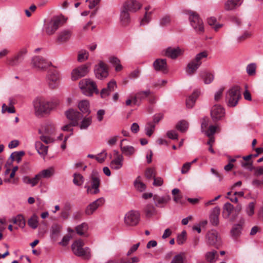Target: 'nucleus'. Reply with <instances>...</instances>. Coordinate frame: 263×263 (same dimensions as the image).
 <instances>
[{"label": "nucleus", "instance_id": "obj_1", "mask_svg": "<svg viewBox=\"0 0 263 263\" xmlns=\"http://www.w3.org/2000/svg\"><path fill=\"white\" fill-rule=\"evenodd\" d=\"M58 104L57 101H48L43 98H36L33 102L34 114L36 116L47 114Z\"/></svg>", "mask_w": 263, "mask_h": 263}, {"label": "nucleus", "instance_id": "obj_2", "mask_svg": "<svg viewBox=\"0 0 263 263\" xmlns=\"http://www.w3.org/2000/svg\"><path fill=\"white\" fill-rule=\"evenodd\" d=\"M241 97L240 87L238 86L232 87L226 94V101L228 106L232 107L236 106Z\"/></svg>", "mask_w": 263, "mask_h": 263}, {"label": "nucleus", "instance_id": "obj_3", "mask_svg": "<svg viewBox=\"0 0 263 263\" xmlns=\"http://www.w3.org/2000/svg\"><path fill=\"white\" fill-rule=\"evenodd\" d=\"M90 185H85L87 194L96 195L100 192V178L99 173L96 171H93L90 176Z\"/></svg>", "mask_w": 263, "mask_h": 263}, {"label": "nucleus", "instance_id": "obj_4", "mask_svg": "<svg viewBox=\"0 0 263 263\" xmlns=\"http://www.w3.org/2000/svg\"><path fill=\"white\" fill-rule=\"evenodd\" d=\"M79 87L83 93L87 96H91L93 92L98 93L96 83L89 79H85L80 81Z\"/></svg>", "mask_w": 263, "mask_h": 263}, {"label": "nucleus", "instance_id": "obj_5", "mask_svg": "<svg viewBox=\"0 0 263 263\" xmlns=\"http://www.w3.org/2000/svg\"><path fill=\"white\" fill-rule=\"evenodd\" d=\"M189 14L191 25L197 33L199 34L203 33L204 32L203 23L199 15L195 12H190Z\"/></svg>", "mask_w": 263, "mask_h": 263}, {"label": "nucleus", "instance_id": "obj_6", "mask_svg": "<svg viewBox=\"0 0 263 263\" xmlns=\"http://www.w3.org/2000/svg\"><path fill=\"white\" fill-rule=\"evenodd\" d=\"M83 246L84 243L82 240L76 241L71 246L72 252L77 256L88 258L89 249L88 248H84Z\"/></svg>", "mask_w": 263, "mask_h": 263}, {"label": "nucleus", "instance_id": "obj_7", "mask_svg": "<svg viewBox=\"0 0 263 263\" xmlns=\"http://www.w3.org/2000/svg\"><path fill=\"white\" fill-rule=\"evenodd\" d=\"M47 82L50 88L54 89L57 88L60 82L59 72L55 69H50L46 76Z\"/></svg>", "mask_w": 263, "mask_h": 263}, {"label": "nucleus", "instance_id": "obj_8", "mask_svg": "<svg viewBox=\"0 0 263 263\" xmlns=\"http://www.w3.org/2000/svg\"><path fill=\"white\" fill-rule=\"evenodd\" d=\"M31 64L33 67L37 70H44L51 65V62L43 57L35 56L32 59Z\"/></svg>", "mask_w": 263, "mask_h": 263}, {"label": "nucleus", "instance_id": "obj_9", "mask_svg": "<svg viewBox=\"0 0 263 263\" xmlns=\"http://www.w3.org/2000/svg\"><path fill=\"white\" fill-rule=\"evenodd\" d=\"M27 53L26 48L21 49L16 54L8 60L7 64L11 66H17L24 60Z\"/></svg>", "mask_w": 263, "mask_h": 263}, {"label": "nucleus", "instance_id": "obj_10", "mask_svg": "<svg viewBox=\"0 0 263 263\" xmlns=\"http://www.w3.org/2000/svg\"><path fill=\"white\" fill-rule=\"evenodd\" d=\"M140 219L139 213L135 211H130L127 213L124 217V222L128 226H136Z\"/></svg>", "mask_w": 263, "mask_h": 263}, {"label": "nucleus", "instance_id": "obj_11", "mask_svg": "<svg viewBox=\"0 0 263 263\" xmlns=\"http://www.w3.org/2000/svg\"><path fill=\"white\" fill-rule=\"evenodd\" d=\"M89 66L87 64L81 65L74 69L71 72V79L76 81L85 76L89 72Z\"/></svg>", "mask_w": 263, "mask_h": 263}, {"label": "nucleus", "instance_id": "obj_12", "mask_svg": "<svg viewBox=\"0 0 263 263\" xmlns=\"http://www.w3.org/2000/svg\"><path fill=\"white\" fill-rule=\"evenodd\" d=\"M96 77L100 80L106 78L108 74L107 65L103 62H100L94 70Z\"/></svg>", "mask_w": 263, "mask_h": 263}, {"label": "nucleus", "instance_id": "obj_13", "mask_svg": "<svg viewBox=\"0 0 263 263\" xmlns=\"http://www.w3.org/2000/svg\"><path fill=\"white\" fill-rule=\"evenodd\" d=\"M224 114V109L220 105L216 104L212 107L211 116L213 121H216L221 119Z\"/></svg>", "mask_w": 263, "mask_h": 263}, {"label": "nucleus", "instance_id": "obj_14", "mask_svg": "<svg viewBox=\"0 0 263 263\" xmlns=\"http://www.w3.org/2000/svg\"><path fill=\"white\" fill-rule=\"evenodd\" d=\"M65 115L67 119L71 121L73 126H77L79 124V121L82 117L81 113L73 109H69L65 112Z\"/></svg>", "mask_w": 263, "mask_h": 263}, {"label": "nucleus", "instance_id": "obj_15", "mask_svg": "<svg viewBox=\"0 0 263 263\" xmlns=\"http://www.w3.org/2000/svg\"><path fill=\"white\" fill-rule=\"evenodd\" d=\"M61 20L58 18L51 20L45 25V30L46 32L49 35L52 34L58 29Z\"/></svg>", "mask_w": 263, "mask_h": 263}, {"label": "nucleus", "instance_id": "obj_16", "mask_svg": "<svg viewBox=\"0 0 263 263\" xmlns=\"http://www.w3.org/2000/svg\"><path fill=\"white\" fill-rule=\"evenodd\" d=\"M105 199L103 197L98 198L95 201L89 204L85 209V214L88 215H92L93 212L105 202Z\"/></svg>", "mask_w": 263, "mask_h": 263}, {"label": "nucleus", "instance_id": "obj_17", "mask_svg": "<svg viewBox=\"0 0 263 263\" xmlns=\"http://www.w3.org/2000/svg\"><path fill=\"white\" fill-rule=\"evenodd\" d=\"M142 7V5L136 0H127L123 6V8L129 12H136Z\"/></svg>", "mask_w": 263, "mask_h": 263}, {"label": "nucleus", "instance_id": "obj_18", "mask_svg": "<svg viewBox=\"0 0 263 263\" xmlns=\"http://www.w3.org/2000/svg\"><path fill=\"white\" fill-rule=\"evenodd\" d=\"M184 50L179 47H169L165 50V55L172 59H176L179 56L182 55Z\"/></svg>", "mask_w": 263, "mask_h": 263}, {"label": "nucleus", "instance_id": "obj_19", "mask_svg": "<svg viewBox=\"0 0 263 263\" xmlns=\"http://www.w3.org/2000/svg\"><path fill=\"white\" fill-rule=\"evenodd\" d=\"M206 238L208 242L210 245L215 246L218 248L221 245V240L218 237V234L215 231H211L206 234Z\"/></svg>", "mask_w": 263, "mask_h": 263}, {"label": "nucleus", "instance_id": "obj_20", "mask_svg": "<svg viewBox=\"0 0 263 263\" xmlns=\"http://www.w3.org/2000/svg\"><path fill=\"white\" fill-rule=\"evenodd\" d=\"M151 93V91L149 89L137 92L134 96L132 97L133 103L135 105H139L141 102L147 98Z\"/></svg>", "mask_w": 263, "mask_h": 263}, {"label": "nucleus", "instance_id": "obj_21", "mask_svg": "<svg viewBox=\"0 0 263 263\" xmlns=\"http://www.w3.org/2000/svg\"><path fill=\"white\" fill-rule=\"evenodd\" d=\"M117 87L116 82L115 80H111L108 84L106 88L102 89L101 96L102 98H105L108 96L110 92L114 91Z\"/></svg>", "mask_w": 263, "mask_h": 263}, {"label": "nucleus", "instance_id": "obj_22", "mask_svg": "<svg viewBox=\"0 0 263 263\" xmlns=\"http://www.w3.org/2000/svg\"><path fill=\"white\" fill-rule=\"evenodd\" d=\"M243 0H227L224 3V9L227 11H233L240 7Z\"/></svg>", "mask_w": 263, "mask_h": 263}, {"label": "nucleus", "instance_id": "obj_23", "mask_svg": "<svg viewBox=\"0 0 263 263\" xmlns=\"http://www.w3.org/2000/svg\"><path fill=\"white\" fill-rule=\"evenodd\" d=\"M220 209L219 206H216L212 210L210 216V221L213 226H217L219 223V215Z\"/></svg>", "mask_w": 263, "mask_h": 263}, {"label": "nucleus", "instance_id": "obj_24", "mask_svg": "<svg viewBox=\"0 0 263 263\" xmlns=\"http://www.w3.org/2000/svg\"><path fill=\"white\" fill-rule=\"evenodd\" d=\"M153 66L156 71H164L167 67L166 60L158 59L154 62Z\"/></svg>", "mask_w": 263, "mask_h": 263}, {"label": "nucleus", "instance_id": "obj_25", "mask_svg": "<svg viewBox=\"0 0 263 263\" xmlns=\"http://www.w3.org/2000/svg\"><path fill=\"white\" fill-rule=\"evenodd\" d=\"M123 157L122 155H118L110 163V167L111 169L117 170L121 168L123 166Z\"/></svg>", "mask_w": 263, "mask_h": 263}, {"label": "nucleus", "instance_id": "obj_26", "mask_svg": "<svg viewBox=\"0 0 263 263\" xmlns=\"http://www.w3.org/2000/svg\"><path fill=\"white\" fill-rule=\"evenodd\" d=\"M170 199V197L168 195L159 196L157 195H155L153 196L155 205L158 207H162L164 204L167 203Z\"/></svg>", "mask_w": 263, "mask_h": 263}, {"label": "nucleus", "instance_id": "obj_27", "mask_svg": "<svg viewBox=\"0 0 263 263\" xmlns=\"http://www.w3.org/2000/svg\"><path fill=\"white\" fill-rule=\"evenodd\" d=\"M201 65L194 60H191L187 64L186 72L189 75L193 74Z\"/></svg>", "mask_w": 263, "mask_h": 263}, {"label": "nucleus", "instance_id": "obj_28", "mask_svg": "<svg viewBox=\"0 0 263 263\" xmlns=\"http://www.w3.org/2000/svg\"><path fill=\"white\" fill-rule=\"evenodd\" d=\"M204 257L206 261L209 263H215L219 257V255L216 250L207 252Z\"/></svg>", "mask_w": 263, "mask_h": 263}, {"label": "nucleus", "instance_id": "obj_29", "mask_svg": "<svg viewBox=\"0 0 263 263\" xmlns=\"http://www.w3.org/2000/svg\"><path fill=\"white\" fill-rule=\"evenodd\" d=\"M126 139H124L121 141L120 148L122 153L126 156L133 155L135 152V149L132 146H123V142L126 141Z\"/></svg>", "mask_w": 263, "mask_h": 263}, {"label": "nucleus", "instance_id": "obj_30", "mask_svg": "<svg viewBox=\"0 0 263 263\" xmlns=\"http://www.w3.org/2000/svg\"><path fill=\"white\" fill-rule=\"evenodd\" d=\"M35 148L40 155L45 157L48 153L47 146L44 145L41 142L37 141L35 142Z\"/></svg>", "mask_w": 263, "mask_h": 263}, {"label": "nucleus", "instance_id": "obj_31", "mask_svg": "<svg viewBox=\"0 0 263 263\" xmlns=\"http://www.w3.org/2000/svg\"><path fill=\"white\" fill-rule=\"evenodd\" d=\"M130 16L129 12L122 8L120 13V22L123 26H127L130 22Z\"/></svg>", "mask_w": 263, "mask_h": 263}, {"label": "nucleus", "instance_id": "obj_32", "mask_svg": "<svg viewBox=\"0 0 263 263\" xmlns=\"http://www.w3.org/2000/svg\"><path fill=\"white\" fill-rule=\"evenodd\" d=\"M200 92L198 90L194 91L191 96L186 101L187 107L191 108L194 105L196 99L198 97Z\"/></svg>", "mask_w": 263, "mask_h": 263}, {"label": "nucleus", "instance_id": "obj_33", "mask_svg": "<svg viewBox=\"0 0 263 263\" xmlns=\"http://www.w3.org/2000/svg\"><path fill=\"white\" fill-rule=\"evenodd\" d=\"M39 177V175H37V174L32 178H30L28 176H25L22 178V180L24 183L30 184L31 186H34L40 181Z\"/></svg>", "mask_w": 263, "mask_h": 263}, {"label": "nucleus", "instance_id": "obj_34", "mask_svg": "<svg viewBox=\"0 0 263 263\" xmlns=\"http://www.w3.org/2000/svg\"><path fill=\"white\" fill-rule=\"evenodd\" d=\"M234 209V207L231 203L229 202L226 203L223 207V216L226 218H229Z\"/></svg>", "mask_w": 263, "mask_h": 263}, {"label": "nucleus", "instance_id": "obj_35", "mask_svg": "<svg viewBox=\"0 0 263 263\" xmlns=\"http://www.w3.org/2000/svg\"><path fill=\"white\" fill-rule=\"evenodd\" d=\"M78 107L81 111L83 114H89L90 113L89 103L87 100H82L80 101L79 103Z\"/></svg>", "mask_w": 263, "mask_h": 263}, {"label": "nucleus", "instance_id": "obj_36", "mask_svg": "<svg viewBox=\"0 0 263 263\" xmlns=\"http://www.w3.org/2000/svg\"><path fill=\"white\" fill-rule=\"evenodd\" d=\"M54 174V169L52 167L44 170L40 172L37 175H39L40 180L42 178H48L52 176Z\"/></svg>", "mask_w": 263, "mask_h": 263}, {"label": "nucleus", "instance_id": "obj_37", "mask_svg": "<svg viewBox=\"0 0 263 263\" xmlns=\"http://www.w3.org/2000/svg\"><path fill=\"white\" fill-rule=\"evenodd\" d=\"M200 76L206 84L211 83L214 80V76L211 73L206 71H201Z\"/></svg>", "mask_w": 263, "mask_h": 263}, {"label": "nucleus", "instance_id": "obj_38", "mask_svg": "<svg viewBox=\"0 0 263 263\" xmlns=\"http://www.w3.org/2000/svg\"><path fill=\"white\" fill-rule=\"evenodd\" d=\"M71 31L68 30H64L60 32L58 36V40L61 42H65L70 37Z\"/></svg>", "mask_w": 263, "mask_h": 263}, {"label": "nucleus", "instance_id": "obj_39", "mask_svg": "<svg viewBox=\"0 0 263 263\" xmlns=\"http://www.w3.org/2000/svg\"><path fill=\"white\" fill-rule=\"evenodd\" d=\"M92 123L91 117H85L81 121L79 126L81 129H87Z\"/></svg>", "mask_w": 263, "mask_h": 263}, {"label": "nucleus", "instance_id": "obj_40", "mask_svg": "<svg viewBox=\"0 0 263 263\" xmlns=\"http://www.w3.org/2000/svg\"><path fill=\"white\" fill-rule=\"evenodd\" d=\"M144 212L147 217H150L156 214V210L153 204H149L145 207Z\"/></svg>", "mask_w": 263, "mask_h": 263}, {"label": "nucleus", "instance_id": "obj_41", "mask_svg": "<svg viewBox=\"0 0 263 263\" xmlns=\"http://www.w3.org/2000/svg\"><path fill=\"white\" fill-rule=\"evenodd\" d=\"M61 230V227L60 225L55 224L51 227V236L52 238L56 239L59 235Z\"/></svg>", "mask_w": 263, "mask_h": 263}, {"label": "nucleus", "instance_id": "obj_42", "mask_svg": "<svg viewBox=\"0 0 263 263\" xmlns=\"http://www.w3.org/2000/svg\"><path fill=\"white\" fill-rule=\"evenodd\" d=\"M189 127V123L185 120H181L176 125V128L182 133L185 132Z\"/></svg>", "mask_w": 263, "mask_h": 263}, {"label": "nucleus", "instance_id": "obj_43", "mask_svg": "<svg viewBox=\"0 0 263 263\" xmlns=\"http://www.w3.org/2000/svg\"><path fill=\"white\" fill-rule=\"evenodd\" d=\"M29 226L33 229H35L39 224L38 217L36 215H33L28 220Z\"/></svg>", "mask_w": 263, "mask_h": 263}, {"label": "nucleus", "instance_id": "obj_44", "mask_svg": "<svg viewBox=\"0 0 263 263\" xmlns=\"http://www.w3.org/2000/svg\"><path fill=\"white\" fill-rule=\"evenodd\" d=\"M24 155L25 152L24 151L15 152L11 154L10 158L12 161L16 160L17 163H19Z\"/></svg>", "mask_w": 263, "mask_h": 263}, {"label": "nucleus", "instance_id": "obj_45", "mask_svg": "<svg viewBox=\"0 0 263 263\" xmlns=\"http://www.w3.org/2000/svg\"><path fill=\"white\" fill-rule=\"evenodd\" d=\"M84 182V178L82 175L79 173H75L73 174V182L74 184L80 186Z\"/></svg>", "mask_w": 263, "mask_h": 263}, {"label": "nucleus", "instance_id": "obj_46", "mask_svg": "<svg viewBox=\"0 0 263 263\" xmlns=\"http://www.w3.org/2000/svg\"><path fill=\"white\" fill-rule=\"evenodd\" d=\"M13 222L14 223L17 224L20 227L23 228L25 225V220L22 215H18L16 217L13 218Z\"/></svg>", "mask_w": 263, "mask_h": 263}, {"label": "nucleus", "instance_id": "obj_47", "mask_svg": "<svg viewBox=\"0 0 263 263\" xmlns=\"http://www.w3.org/2000/svg\"><path fill=\"white\" fill-rule=\"evenodd\" d=\"M88 229L87 224L84 222L76 228L77 233L80 235H83Z\"/></svg>", "mask_w": 263, "mask_h": 263}, {"label": "nucleus", "instance_id": "obj_48", "mask_svg": "<svg viewBox=\"0 0 263 263\" xmlns=\"http://www.w3.org/2000/svg\"><path fill=\"white\" fill-rule=\"evenodd\" d=\"M155 128V125L152 122H148L145 126V130L146 134L148 137H151L153 134Z\"/></svg>", "mask_w": 263, "mask_h": 263}, {"label": "nucleus", "instance_id": "obj_49", "mask_svg": "<svg viewBox=\"0 0 263 263\" xmlns=\"http://www.w3.org/2000/svg\"><path fill=\"white\" fill-rule=\"evenodd\" d=\"M216 19L214 17H211L208 20V23L210 26H213V28L215 31H217L221 26L222 25L216 23Z\"/></svg>", "mask_w": 263, "mask_h": 263}, {"label": "nucleus", "instance_id": "obj_50", "mask_svg": "<svg viewBox=\"0 0 263 263\" xmlns=\"http://www.w3.org/2000/svg\"><path fill=\"white\" fill-rule=\"evenodd\" d=\"M186 240V232L183 231L181 234H179L177 237V242L178 245L183 244Z\"/></svg>", "mask_w": 263, "mask_h": 263}, {"label": "nucleus", "instance_id": "obj_51", "mask_svg": "<svg viewBox=\"0 0 263 263\" xmlns=\"http://www.w3.org/2000/svg\"><path fill=\"white\" fill-rule=\"evenodd\" d=\"M88 55L89 53L88 51L85 50H82L79 52L78 60L79 62H83L88 59Z\"/></svg>", "mask_w": 263, "mask_h": 263}, {"label": "nucleus", "instance_id": "obj_52", "mask_svg": "<svg viewBox=\"0 0 263 263\" xmlns=\"http://www.w3.org/2000/svg\"><path fill=\"white\" fill-rule=\"evenodd\" d=\"M256 66L255 64L251 63L247 66V72L249 76H253L256 72Z\"/></svg>", "mask_w": 263, "mask_h": 263}, {"label": "nucleus", "instance_id": "obj_53", "mask_svg": "<svg viewBox=\"0 0 263 263\" xmlns=\"http://www.w3.org/2000/svg\"><path fill=\"white\" fill-rule=\"evenodd\" d=\"M208 56V53L206 51H203L197 54L195 59H193L197 62L199 63L200 65L202 63V59L203 58H206Z\"/></svg>", "mask_w": 263, "mask_h": 263}, {"label": "nucleus", "instance_id": "obj_54", "mask_svg": "<svg viewBox=\"0 0 263 263\" xmlns=\"http://www.w3.org/2000/svg\"><path fill=\"white\" fill-rule=\"evenodd\" d=\"M155 175L156 173L154 168H148L146 170L145 176L147 179H151L152 178H154L155 177Z\"/></svg>", "mask_w": 263, "mask_h": 263}, {"label": "nucleus", "instance_id": "obj_55", "mask_svg": "<svg viewBox=\"0 0 263 263\" xmlns=\"http://www.w3.org/2000/svg\"><path fill=\"white\" fill-rule=\"evenodd\" d=\"M171 23V18L168 15H165L160 20V25L162 27L167 26Z\"/></svg>", "mask_w": 263, "mask_h": 263}, {"label": "nucleus", "instance_id": "obj_56", "mask_svg": "<svg viewBox=\"0 0 263 263\" xmlns=\"http://www.w3.org/2000/svg\"><path fill=\"white\" fill-rule=\"evenodd\" d=\"M139 178V177H138L137 179L135 180V186L138 190H139L140 192H142L145 190L146 186L143 183L138 181V179Z\"/></svg>", "mask_w": 263, "mask_h": 263}, {"label": "nucleus", "instance_id": "obj_57", "mask_svg": "<svg viewBox=\"0 0 263 263\" xmlns=\"http://www.w3.org/2000/svg\"><path fill=\"white\" fill-rule=\"evenodd\" d=\"M107 156V153L105 152V151H103L102 152L100 153L99 154H98L96 157V160L99 162V163H103L105 159H106Z\"/></svg>", "mask_w": 263, "mask_h": 263}, {"label": "nucleus", "instance_id": "obj_58", "mask_svg": "<svg viewBox=\"0 0 263 263\" xmlns=\"http://www.w3.org/2000/svg\"><path fill=\"white\" fill-rule=\"evenodd\" d=\"M241 227L240 224L235 225L231 230V233L233 236H237L240 233Z\"/></svg>", "mask_w": 263, "mask_h": 263}, {"label": "nucleus", "instance_id": "obj_59", "mask_svg": "<svg viewBox=\"0 0 263 263\" xmlns=\"http://www.w3.org/2000/svg\"><path fill=\"white\" fill-rule=\"evenodd\" d=\"M246 210L249 216L253 215L254 213V203L253 202L249 203Z\"/></svg>", "mask_w": 263, "mask_h": 263}, {"label": "nucleus", "instance_id": "obj_60", "mask_svg": "<svg viewBox=\"0 0 263 263\" xmlns=\"http://www.w3.org/2000/svg\"><path fill=\"white\" fill-rule=\"evenodd\" d=\"M184 258L181 254H178L174 256L171 263H183Z\"/></svg>", "mask_w": 263, "mask_h": 263}, {"label": "nucleus", "instance_id": "obj_61", "mask_svg": "<svg viewBox=\"0 0 263 263\" xmlns=\"http://www.w3.org/2000/svg\"><path fill=\"white\" fill-rule=\"evenodd\" d=\"M217 127L215 126H210L208 130L205 132V134L208 137L213 136L215 133Z\"/></svg>", "mask_w": 263, "mask_h": 263}, {"label": "nucleus", "instance_id": "obj_62", "mask_svg": "<svg viewBox=\"0 0 263 263\" xmlns=\"http://www.w3.org/2000/svg\"><path fill=\"white\" fill-rule=\"evenodd\" d=\"M40 139L46 144L52 143L54 141V140L52 138L47 135H42L40 137Z\"/></svg>", "mask_w": 263, "mask_h": 263}, {"label": "nucleus", "instance_id": "obj_63", "mask_svg": "<svg viewBox=\"0 0 263 263\" xmlns=\"http://www.w3.org/2000/svg\"><path fill=\"white\" fill-rule=\"evenodd\" d=\"M167 136L171 139L176 140L178 139V134L174 130H169L167 132L166 134Z\"/></svg>", "mask_w": 263, "mask_h": 263}, {"label": "nucleus", "instance_id": "obj_64", "mask_svg": "<svg viewBox=\"0 0 263 263\" xmlns=\"http://www.w3.org/2000/svg\"><path fill=\"white\" fill-rule=\"evenodd\" d=\"M191 163L186 162L184 163L181 168V173L182 174H186L188 172V171L191 168Z\"/></svg>", "mask_w": 263, "mask_h": 263}]
</instances>
